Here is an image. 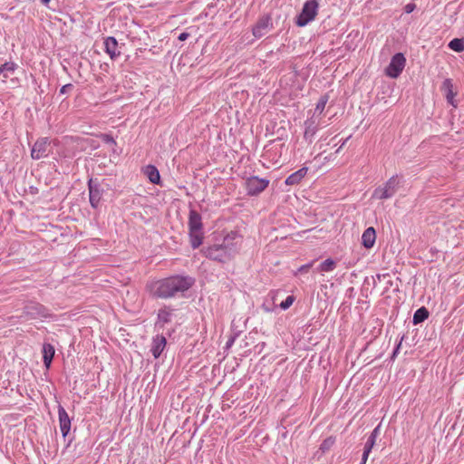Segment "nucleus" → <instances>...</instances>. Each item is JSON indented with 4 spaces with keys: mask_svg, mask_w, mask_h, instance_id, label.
Listing matches in <instances>:
<instances>
[{
    "mask_svg": "<svg viewBox=\"0 0 464 464\" xmlns=\"http://www.w3.org/2000/svg\"><path fill=\"white\" fill-rule=\"evenodd\" d=\"M193 284L189 277L175 276L152 281L147 285V289L154 297L168 299L175 296L178 293L187 291Z\"/></svg>",
    "mask_w": 464,
    "mask_h": 464,
    "instance_id": "obj_1",
    "label": "nucleus"
},
{
    "mask_svg": "<svg viewBox=\"0 0 464 464\" xmlns=\"http://www.w3.org/2000/svg\"><path fill=\"white\" fill-rule=\"evenodd\" d=\"M235 238L236 234L231 232L225 237L223 244L208 246L203 250V253L209 259L221 263L228 262L237 252V243L233 242Z\"/></svg>",
    "mask_w": 464,
    "mask_h": 464,
    "instance_id": "obj_2",
    "label": "nucleus"
},
{
    "mask_svg": "<svg viewBox=\"0 0 464 464\" xmlns=\"http://www.w3.org/2000/svg\"><path fill=\"white\" fill-rule=\"evenodd\" d=\"M319 3L317 0H308L304 3L303 9L296 17L295 24L299 27L305 26L314 21L318 14Z\"/></svg>",
    "mask_w": 464,
    "mask_h": 464,
    "instance_id": "obj_3",
    "label": "nucleus"
},
{
    "mask_svg": "<svg viewBox=\"0 0 464 464\" xmlns=\"http://www.w3.org/2000/svg\"><path fill=\"white\" fill-rule=\"evenodd\" d=\"M400 181L397 176L390 178L382 186L376 188L372 193V198L386 199L392 198L398 189Z\"/></svg>",
    "mask_w": 464,
    "mask_h": 464,
    "instance_id": "obj_4",
    "label": "nucleus"
},
{
    "mask_svg": "<svg viewBox=\"0 0 464 464\" xmlns=\"http://www.w3.org/2000/svg\"><path fill=\"white\" fill-rule=\"evenodd\" d=\"M406 64V59L401 53L392 56L389 65L385 69V74L392 79L398 78L403 71Z\"/></svg>",
    "mask_w": 464,
    "mask_h": 464,
    "instance_id": "obj_5",
    "label": "nucleus"
},
{
    "mask_svg": "<svg viewBox=\"0 0 464 464\" xmlns=\"http://www.w3.org/2000/svg\"><path fill=\"white\" fill-rule=\"evenodd\" d=\"M269 185V180L260 179L256 176L248 178L246 180V189L248 195L255 196L264 191Z\"/></svg>",
    "mask_w": 464,
    "mask_h": 464,
    "instance_id": "obj_6",
    "label": "nucleus"
},
{
    "mask_svg": "<svg viewBox=\"0 0 464 464\" xmlns=\"http://www.w3.org/2000/svg\"><path fill=\"white\" fill-rule=\"evenodd\" d=\"M50 143L48 138H41L35 141L31 150V157L34 160L45 158L50 153Z\"/></svg>",
    "mask_w": 464,
    "mask_h": 464,
    "instance_id": "obj_7",
    "label": "nucleus"
},
{
    "mask_svg": "<svg viewBox=\"0 0 464 464\" xmlns=\"http://www.w3.org/2000/svg\"><path fill=\"white\" fill-rule=\"evenodd\" d=\"M271 18L268 15L262 16L252 28V34L256 38L262 37L271 27Z\"/></svg>",
    "mask_w": 464,
    "mask_h": 464,
    "instance_id": "obj_8",
    "label": "nucleus"
},
{
    "mask_svg": "<svg viewBox=\"0 0 464 464\" xmlns=\"http://www.w3.org/2000/svg\"><path fill=\"white\" fill-rule=\"evenodd\" d=\"M59 426L63 437H66L71 430V420L63 406L58 408Z\"/></svg>",
    "mask_w": 464,
    "mask_h": 464,
    "instance_id": "obj_9",
    "label": "nucleus"
},
{
    "mask_svg": "<svg viewBox=\"0 0 464 464\" xmlns=\"http://www.w3.org/2000/svg\"><path fill=\"white\" fill-rule=\"evenodd\" d=\"M441 90L445 93V97L450 104H451L454 108L458 106L455 97L457 92L454 91V85L451 79H446L442 82Z\"/></svg>",
    "mask_w": 464,
    "mask_h": 464,
    "instance_id": "obj_10",
    "label": "nucleus"
},
{
    "mask_svg": "<svg viewBox=\"0 0 464 464\" xmlns=\"http://www.w3.org/2000/svg\"><path fill=\"white\" fill-rule=\"evenodd\" d=\"M104 48L106 53H108L111 60H114L121 55V52L118 48V42L114 37L109 36L104 39Z\"/></svg>",
    "mask_w": 464,
    "mask_h": 464,
    "instance_id": "obj_11",
    "label": "nucleus"
},
{
    "mask_svg": "<svg viewBox=\"0 0 464 464\" xmlns=\"http://www.w3.org/2000/svg\"><path fill=\"white\" fill-rule=\"evenodd\" d=\"M376 241V232L372 227L366 228L362 235V245L367 248H372Z\"/></svg>",
    "mask_w": 464,
    "mask_h": 464,
    "instance_id": "obj_12",
    "label": "nucleus"
},
{
    "mask_svg": "<svg viewBox=\"0 0 464 464\" xmlns=\"http://www.w3.org/2000/svg\"><path fill=\"white\" fill-rule=\"evenodd\" d=\"M308 171V168L303 167L299 169L297 171L292 173L290 176H288L285 181V185L287 186H295L298 185L303 179L306 176Z\"/></svg>",
    "mask_w": 464,
    "mask_h": 464,
    "instance_id": "obj_13",
    "label": "nucleus"
},
{
    "mask_svg": "<svg viewBox=\"0 0 464 464\" xmlns=\"http://www.w3.org/2000/svg\"><path fill=\"white\" fill-rule=\"evenodd\" d=\"M188 230L201 231L202 222L201 216L196 210H190L188 214Z\"/></svg>",
    "mask_w": 464,
    "mask_h": 464,
    "instance_id": "obj_14",
    "label": "nucleus"
},
{
    "mask_svg": "<svg viewBox=\"0 0 464 464\" xmlns=\"http://www.w3.org/2000/svg\"><path fill=\"white\" fill-rule=\"evenodd\" d=\"M142 173L148 178L152 184L160 183V175L158 169L154 165H147L142 169Z\"/></svg>",
    "mask_w": 464,
    "mask_h": 464,
    "instance_id": "obj_15",
    "label": "nucleus"
},
{
    "mask_svg": "<svg viewBox=\"0 0 464 464\" xmlns=\"http://www.w3.org/2000/svg\"><path fill=\"white\" fill-rule=\"evenodd\" d=\"M166 338L164 336H157L153 341L152 353L158 358L166 346Z\"/></svg>",
    "mask_w": 464,
    "mask_h": 464,
    "instance_id": "obj_16",
    "label": "nucleus"
},
{
    "mask_svg": "<svg viewBox=\"0 0 464 464\" xmlns=\"http://www.w3.org/2000/svg\"><path fill=\"white\" fill-rule=\"evenodd\" d=\"M44 363L49 368L54 355V347L51 343H44L43 346Z\"/></svg>",
    "mask_w": 464,
    "mask_h": 464,
    "instance_id": "obj_17",
    "label": "nucleus"
},
{
    "mask_svg": "<svg viewBox=\"0 0 464 464\" xmlns=\"http://www.w3.org/2000/svg\"><path fill=\"white\" fill-rule=\"evenodd\" d=\"M173 310L169 307L164 306L159 310L158 321L160 324H165L170 323L172 320Z\"/></svg>",
    "mask_w": 464,
    "mask_h": 464,
    "instance_id": "obj_18",
    "label": "nucleus"
},
{
    "mask_svg": "<svg viewBox=\"0 0 464 464\" xmlns=\"http://www.w3.org/2000/svg\"><path fill=\"white\" fill-rule=\"evenodd\" d=\"M328 100H329V95L328 94H324L320 97V99L318 100L317 103H316V106L314 108V116L313 117H315V116H321L325 109V106L328 102Z\"/></svg>",
    "mask_w": 464,
    "mask_h": 464,
    "instance_id": "obj_19",
    "label": "nucleus"
},
{
    "mask_svg": "<svg viewBox=\"0 0 464 464\" xmlns=\"http://www.w3.org/2000/svg\"><path fill=\"white\" fill-rule=\"evenodd\" d=\"M203 237L201 231H189V241L194 249L198 248L202 244Z\"/></svg>",
    "mask_w": 464,
    "mask_h": 464,
    "instance_id": "obj_20",
    "label": "nucleus"
},
{
    "mask_svg": "<svg viewBox=\"0 0 464 464\" xmlns=\"http://www.w3.org/2000/svg\"><path fill=\"white\" fill-rule=\"evenodd\" d=\"M429 316V312L425 307L419 308L413 315V323L415 324L423 322Z\"/></svg>",
    "mask_w": 464,
    "mask_h": 464,
    "instance_id": "obj_21",
    "label": "nucleus"
},
{
    "mask_svg": "<svg viewBox=\"0 0 464 464\" xmlns=\"http://www.w3.org/2000/svg\"><path fill=\"white\" fill-rule=\"evenodd\" d=\"M450 49L460 53L464 51V39L454 38L449 43Z\"/></svg>",
    "mask_w": 464,
    "mask_h": 464,
    "instance_id": "obj_22",
    "label": "nucleus"
},
{
    "mask_svg": "<svg viewBox=\"0 0 464 464\" xmlns=\"http://www.w3.org/2000/svg\"><path fill=\"white\" fill-rule=\"evenodd\" d=\"M334 267H335V262L334 260L328 258L320 265L319 270L321 272H330V271H333L334 269Z\"/></svg>",
    "mask_w": 464,
    "mask_h": 464,
    "instance_id": "obj_23",
    "label": "nucleus"
},
{
    "mask_svg": "<svg viewBox=\"0 0 464 464\" xmlns=\"http://www.w3.org/2000/svg\"><path fill=\"white\" fill-rule=\"evenodd\" d=\"M377 432H378V427L373 430L371 436L367 440V442L364 446V450H366L367 451H371L372 449L373 448L375 441H376Z\"/></svg>",
    "mask_w": 464,
    "mask_h": 464,
    "instance_id": "obj_24",
    "label": "nucleus"
},
{
    "mask_svg": "<svg viewBox=\"0 0 464 464\" xmlns=\"http://www.w3.org/2000/svg\"><path fill=\"white\" fill-rule=\"evenodd\" d=\"M335 440L333 437L325 439L320 445V450L323 452L328 451L334 444Z\"/></svg>",
    "mask_w": 464,
    "mask_h": 464,
    "instance_id": "obj_25",
    "label": "nucleus"
},
{
    "mask_svg": "<svg viewBox=\"0 0 464 464\" xmlns=\"http://www.w3.org/2000/svg\"><path fill=\"white\" fill-rule=\"evenodd\" d=\"M90 203L93 208H97L100 203L98 192H93L92 189H90Z\"/></svg>",
    "mask_w": 464,
    "mask_h": 464,
    "instance_id": "obj_26",
    "label": "nucleus"
},
{
    "mask_svg": "<svg viewBox=\"0 0 464 464\" xmlns=\"http://www.w3.org/2000/svg\"><path fill=\"white\" fill-rule=\"evenodd\" d=\"M295 302V297L293 295H289L285 298V301H283L281 304H280V307L283 309V310H286L288 309L292 304L293 303Z\"/></svg>",
    "mask_w": 464,
    "mask_h": 464,
    "instance_id": "obj_27",
    "label": "nucleus"
},
{
    "mask_svg": "<svg viewBox=\"0 0 464 464\" xmlns=\"http://www.w3.org/2000/svg\"><path fill=\"white\" fill-rule=\"evenodd\" d=\"M4 72H14L16 68V64L11 62L5 63L2 66Z\"/></svg>",
    "mask_w": 464,
    "mask_h": 464,
    "instance_id": "obj_28",
    "label": "nucleus"
},
{
    "mask_svg": "<svg viewBox=\"0 0 464 464\" xmlns=\"http://www.w3.org/2000/svg\"><path fill=\"white\" fill-rule=\"evenodd\" d=\"M101 138L106 143H111V144H114V145L116 144V141L114 140V139L111 135L101 134Z\"/></svg>",
    "mask_w": 464,
    "mask_h": 464,
    "instance_id": "obj_29",
    "label": "nucleus"
},
{
    "mask_svg": "<svg viewBox=\"0 0 464 464\" xmlns=\"http://www.w3.org/2000/svg\"><path fill=\"white\" fill-rule=\"evenodd\" d=\"M416 8V5L413 3H409L405 5L404 10L407 14H411L413 12Z\"/></svg>",
    "mask_w": 464,
    "mask_h": 464,
    "instance_id": "obj_30",
    "label": "nucleus"
},
{
    "mask_svg": "<svg viewBox=\"0 0 464 464\" xmlns=\"http://www.w3.org/2000/svg\"><path fill=\"white\" fill-rule=\"evenodd\" d=\"M313 266V263H311V264H307V265H304V266H302L298 269V271H299V272H307V271L311 268V266Z\"/></svg>",
    "mask_w": 464,
    "mask_h": 464,
    "instance_id": "obj_31",
    "label": "nucleus"
},
{
    "mask_svg": "<svg viewBox=\"0 0 464 464\" xmlns=\"http://www.w3.org/2000/svg\"><path fill=\"white\" fill-rule=\"evenodd\" d=\"M371 451H367L366 450H363V454H362V464H365L367 459H368V457H369V454H370Z\"/></svg>",
    "mask_w": 464,
    "mask_h": 464,
    "instance_id": "obj_32",
    "label": "nucleus"
},
{
    "mask_svg": "<svg viewBox=\"0 0 464 464\" xmlns=\"http://www.w3.org/2000/svg\"><path fill=\"white\" fill-rule=\"evenodd\" d=\"M188 37V33H181L179 35V41H185V40H187Z\"/></svg>",
    "mask_w": 464,
    "mask_h": 464,
    "instance_id": "obj_33",
    "label": "nucleus"
},
{
    "mask_svg": "<svg viewBox=\"0 0 464 464\" xmlns=\"http://www.w3.org/2000/svg\"><path fill=\"white\" fill-rule=\"evenodd\" d=\"M72 87V84H66V85H63L61 90H60V92L61 93H65L67 92V89H70Z\"/></svg>",
    "mask_w": 464,
    "mask_h": 464,
    "instance_id": "obj_34",
    "label": "nucleus"
},
{
    "mask_svg": "<svg viewBox=\"0 0 464 464\" xmlns=\"http://www.w3.org/2000/svg\"><path fill=\"white\" fill-rule=\"evenodd\" d=\"M42 3L44 5H48V4L51 2V0H41Z\"/></svg>",
    "mask_w": 464,
    "mask_h": 464,
    "instance_id": "obj_35",
    "label": "nucleus"
},
{
    "mask_svg": "<svg viewBox=\"0 0 464 464\" xmlns=\"http://www.w3.org/2000/svg\"><path fill=\"white\" fill-rule=\"evenodd\" d=\"M400 346H401V343H399V345L397 346L396 350L394 351V353H393V356H395V355H396L397 351L400 349Z\"/></svg>",
    "mask_w": 464,
    "mask_h": 464,
    "instance_id": "obj_36",
    "label": "nucleus"
},
{
    "mask_svg": "<svg viewBox=\"0 0 464 464\" xmlns=\"http://www.w3.org/2000/svg\"><path fill=\"white\" fill-rule=\"evenodd\" d=\"M4 72L2 67L0 66V73Z\"/></svg>",
    "mask_w": 464,
    "mask_h": 464,
    "instance_id": "obj_37",
    "label": "nucleus"
}]
</instances>
